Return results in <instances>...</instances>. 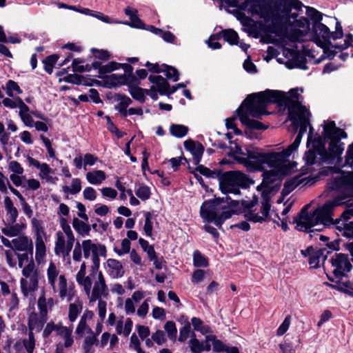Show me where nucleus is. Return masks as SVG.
<instances>
[{"label": "nucleus", "instance_id": "f257e3e1", "mask_svg": "<svg viewBox=\"0 0 353 353\" xmlns=\"http://www.w3.org/2000/svg\"><path fill=\"white\" fill-rule=\"evenodd\" d=\"M301 99L299 89H292L288 94L266 90L250 94L237 110L243 125L251 129L264 130L266 127L262 123L250 117L261 118L262 115L268 114L266 108L269 104L278 103L288 108L290 119L300 127L294 142L282 152L264 153L256 150L248 151L247 158L243 159L242 162L248 168L265 170L263 174V184L272 183L277 176L291 173L296 166V163L289 161L288 158L298 149L303 135L310 125V113L301 104Z\"/></svg>", "mask_w": 353, "mask_h": 353}, {"label": "nucleus", "instance_id": "f03ea898", "mask_svg": "<svg viewBox=\"0 0 353 353\" xmlns=\"http://www.w3.org/2000/svg\"><path fill=\"white\" fill-rule=\"evenodd\" d=\"M227 6L226 11L232 13L243 26L250 20L241 10L257 16L267 23L269 31L284 36L292 43L305 41L310 34V24L304 17H299L292 9L300 10L303 4L299 0H221Z\"/></svg>", "mask_w": 353, "mask_h": 353}, {"label": "nucleus", "instance_id": "7ed1b4c3", "mask_svg": "<svg viewBox=\"0 0 353 353\" xmlns=\"http://www.w3.org/2000/svg\"><path fill=\"white\" fill-rule=\"evenodd\" d=\"M312 130L310 125L307 142L309 150L305 154V165L303 167L302 174L285 181L283 190L285 193H290L300 184H313L317 176L312 173L320 168L321 162L332 163L344 150L341 139L346 138L347 134L342 129L336 128L334 121H324V137L313 135Z\"/></svg>", "mask_w": 353, "mask_h": 353}, {"label": "nucleus", "instance_id": "20e7f679", "mask_svg": "<svg viewBox=\"0 0 353 353\" xmlns=\"http://www.w3.org/2000/svg\"><path fill=\"white\" fill-rule=\"evenodd\" d=\"M106 252L104 245L85 239L81 243L77 241L72 252V260L81 262L76 274V281L91 302L106 293L105 279L99 270L100 256L105 257Z\"/></svg>", "mask_w": 353, "mask_h": 353}, {"label": "nucleus", "instance_id": "39448f33", "mask_svg": "<svg viewBox=\"0 0 353 353\" xmlns=\"http://www.w3.org/2000/svg\"><path fill=\"white\" fill-rule=\"evenodd\" d=\"M343 196L336 197L327 201L324 205L317 208L312 212H309L306 205L294 219L295 228L299 231H310L319 224L325 226L337 225L353 216V205L350 200L346 201Z\"/></svg>", "mask_w": 353, "mask_h": 353}, {"label": "nucleus", "instance_id": "423d86ee", "mask_svg": "<svg viewBox=\"0 0 353 353\" xmlns=\"http://www.w3.org/2000/svg\"><path fill=\"white\" fill-rule=\"evenodd\" d=\"M314 40L316 43L324 49L332 48L339 50L347 48L353 41L352 35H347V40L344 41L343 45L332 44L331 39L336 40L343 37L342 27L339 22L336 23V31L330 32L329 28L322 23H314L312 26Z\"/></svg>", "mask_w": 353, "mask_h": 353}, {"label": "nucleus", "instance_id": "0eeeda50", "mask_svg": "<svg viewBox=\"0 0 353 353\" xmlns=\"http://www.w3.org/2000/svg\"><path fill=\"white\" fill-rule=\"evenodd\" d=\"M59 221L61 230L57 231L55 234L54 252L57 256L65 260L67 264L70 265L72 260L70 252L73 250L76 239L68 221L61 217Z\"/></svg>", "mask_w": 353, "mask_h": 353}, {"label": "nucleus", "instance_id": "6e6552de", "mask_svg": "<svg viewBox=\"0 0 353 353\" xmlns=\"http://www.w3.org/2000/svg\"><path fill=\"white\" fill-rule=\"evenodd\" d=\"M47 283L54 294H58L61 299H66L68 301L74 296L73 284H68L65 274L60 271L59 266L50 261L46 269Z\"/></svg>", "mask_w": 353, "mask_h": 353}, {"label": "nucleus", "instance_id": "1a4fd4ad", "mask_svg": "<svg viewBox=\"0 0 353 353\" xmlns=\"http://www.w3.org/2000/svg\"><path fill=\"white\" fill-rule=\"evenodd\" d=\"M249 179L239 171H229L219 176V188L223 194H240V187H245Z\"/></svg>", "mask_w": 353, "mask_h": 353}, {"label": "nucleus", "instance_id": "9d476101", "mask_svg": "<svg viewBox=\"0 0 353 353\" xmlns=\"http://www.w3.org/2000/svg\"><path fill=\"white\" fill-rule=\"evenodd\" d=\"M22 274L23 278L20 280L21 290L23 294L27 296L38 288L39 273L32 259L23 267Z\"/></svg>", "mask_w": 353, "mask_h": 353}, {"label": "nucleus", "instance_id": "9b49d317", "mask_svg": "<svg viewBox=\"0 0 353 353\" xmlns=\"http://www.w3.org/2000/svg\"><path fill=\"white\" fill-rule=\"evenodd\" d=\"M332 272L336 278L345 276L349 272L352 265L348 256L342 253H336L331 259Z\"/></svg>", "mask_w": 353, "mask_h": 353}, {"label": "nucleus", "instance_id": "f8f14e48", "mask_svg": "<svg viewBox=\"0 0 353 353\" xmlns=\"http://www.w3.org/2000/svg\"><path fill=\"white\" fill-rule=\"evenodd\" d=\"M330 188L348 192L353 190V172H342L339 176L332 179Z\"/></svg>", "mask_w": 353, "mask_h": 353}, {"label": "nucleus", "instance_id": "ddd939ff", "mask_svg": "<svg viewBox=\"0 0 353 353\" xmlns=\"http://www.w3.org/2000/svg\"><path fill=\"white\" fill-rule=\"evenodd\" d=\"M221 208L222 203L217 201H205L201 207L200 214L205 221L215 223Z\"/></svg>", "mask_w": 353, "mask_h": 353}, {"label": "nucleus", "instance_id": "4468645a", "mask_svg": "<svg viewBox=\"0 0 353 353\" xmlns=\"http://www.w3.org/2000/svg\"><path fill=\"white\" fill-rule=\"evenodd\" d=\"M12 250L15 252H22L29 253L31 256L33 254L34 245L31 238L25 234H20L12 239Z\"/></svg>", "mask_w": 353, "mask_h": 353}, {"label": "nucleus", "instance_id": "2eb2a0df", "mask_svg": "<svg viewBox=\"0 0 353 353\" xmlns=\"http://www.w3.org/2000/svg\"><path fill=\"white\" fill-rule=\"evenodd\" d=\"M270 209V205L266 200L262 203L261 207V214H259V213H256L254 211L249 210L245 212L244 216L248 221L253 223H262L268 217Z\"/></svg>", "mask_w": 353, "mask_h": 353}, {"label": "nucleus", "instance_id": "dca6fc26", "mask_svg": "<svg viewBox=\"0 0 353 353\" xmlns=\"http://www.w3.org/2000/svg\"><path fill=\"white\" fill-rule=\"evenodd\" d=\"M149 81L153 83L155 88L161 94H170L176 91L175 88H171L167 80L159 75H150Z\"/></svg>", "mask_w": 353, "mask_h": 353}, {"label": "nucleus", "instance_id": "f3484780", "mask_svg": "<svg viewBox=\"0 0 353 353\" xmlns=\"http://www.w3.org/2000/svg\"><path fill=\"white\" fill-rule=\"evenodd\" d=\"M105 268L108 274L112 279L121 278L125 272L121 263L114 259L106 261Z\"/></svg>", "mask_w": 353, "mask_h": 353}, {"label": "nucleus", "instance_id": "a211bd4d", "mask_svg": "<svg viewBox=\"0 0 353 353\" xmlns=\"http://www.w3.org/2000/svg\"><path fill=\"white\" fill-rule=\"evenodd\" d=\"M94 316V313L91 310H86L81 316L80 321L76 327L75 332L78 335H83L84 334H91L94 332L88 325V321L91 320Z\"/></svg>", "mask_w": 353, "mask_h": 353}, {"label": "nucleus", "instance_id": "6ab92c4d", "mask_svg": "<svg viewBox=\"0 0 353 353\" xmlns=\"http://www.w3.org/2000/svg\"><path fill=\"white\" fill-rule=\"evenodd\" d=\"M46 321L47 316L41 315V314H39L36 312H32L28 317L29 332H40Z\"/></svg>", "mask_w": 353, "mask_h": 353}, {"label": "nucleus", "instance_id": "aec40b11", "mask_svg": "<svg viewBox=\"0 0 353 353\" xmlns=\"http://www.w3.org/2000/svg\"><path fill=\"white\" fill-rule=\"evenodd\" d=\"M27 159L30 165H33L39 170V176L41 179L46 181H51L52 176L50 174L52 172V170L47 163H41L38 160L30 157H28Z\"/></svg>", "mask_w": 353, "mask_h": 353}, {"label": "nucleus", "instance_id": "412c9836", "mask_svg": "<svg viewBox=\"0 0 353 353\" xmlns=\"http://www.w3.org/2000/svg\"><path fill=\"white\" fill-rule=\"evenodd\" d=\"M3 206L6 211V222L15 223L19 216V211L9 196L4 197Z\"/></svg>", "mask_w": 353, "mask_h": 353}, {"label": "nucleus", "instance_id": "4be33fe9", "mask_svg": "<svg viewBox=\"0 0 353 353\" xmlns=\"http://www.w3.org/2000/svg\"><path fill=\"white\" fill-rule=\"evenodd\" d=\"M26 228V225L23 223H16L6 222L5 227L1 230L3 234L9 237L18 236L21 232Z\"/></svg>", "mask_w": 353, "mask_h": 353}, {"label": "nucleus", "instance_id": "5701e85b", "mask_svg": "<svg viewBox=\"0 0 353 353\" xmlns=\"http://www.w3.org/2000/svg\"><path fill=\"white\" fill-rule=\"evenodd\" d=\"M120 68H122L125 74L132 73L133 68L132 67L127 63H118L116 62H110L104 65L99 67V72L101 74L110 73L114 70H116Z\"/></svg>", "mask_w": 353, "mask_h": 353}, {"label": "nucleus", "instance_id": "b1692460", "mask_svg": "<svg viewBox=\"0 0 353 353\" xmlns=\"http://www.w3.org/2000/svg\"><path fill=\"white\" fill-rule=\"evenodd\" d=\"M73 325L69 327L63 326L61 325L59 330H57V336H59L64 341V346L66 348L70 347L74 343L72 336Z\"/></svg>", "mask_w": 353, "mask_h": 353}, {"label": "nucleus", "instance_id": "393cba45", "mask_svg": "<svg viewBox=\"0 0 353 353\" xmlns=\"http://www.w3.org/2000/svg\"><path fill=\"white\" fill-rule=\"evenodd\" d=\"M88 221L80 220L78 218H73L72 227L76 232L81 236L84 237L90 235L91 226L87 223Z\"/></svg>", "mask_w": 353, "mask_h": 353}, {"label": "nucleus", "instance_id": "a878e982", "mask_svg": "<svg viewBox=\"0 0 353 353\" xmlns=\"http://www.w3.org/2000/svg\"><path fill=\"white\" fill-rule=\"evenodd\" d=\"M85 178L92 185H100L106 179V174L101 170H94L87 172Z\"/></svg>", "mask_w": 353, "mask_h": 353}, {"label": "nucleus", "instance_id": "bb28decb", "mask_svg": "<svg viewBox=\"0 0 353 353\" xmlns=\"http://www.w3.org/2000/svg\"><path fill=\"white\" fill-rule=\"evenodd\" d=\"M46 256V247L43 238L35 239V260L37 263H41Z\"/></svg>", "mask_w": 353, "mask_h": 353}, {"label": "nucleus", "instance_id": "cd10ccee", "mask_svg": "<svg viewBox=\"0 0 353 353\" xmlns=\"http://www.w3.org/2000/svg\"><path fill=\"white\" fill-rule=\"evenodd\" d=\"M19 115L26 126L29 128L33 127L34 121L32 118V112H30V108L26 104L19 111Z\"/></svg>", "mask_w": 353, "mask_h": 353}, {"label": "nucleus", "instance_id": "c85d7f7f", "mask_svg": "<svg viewBox=\"0 0 353 353\" xmlns=\"http://www.w3.org/2000/svg\"><path fill=\"white\" fill-rule=\"evenodd\" d=\"M98 343V339L96 338V335L91 334L88 335L83 341V349L84 353H94V346Z\"/></svg>", "mask_w": 353, "mask_h": 353}, {"label": "nucleus", "instance_id": "c756f323", "mask_svg": "<svg viewBox=\"0 0 353 353\" xmlns=\"http://www.w3.org/2000/svg\"><path fill=\"white\" fill-rule=\"evenodd\" d=\"M83 310V305L81 302L77 301L73 303H70L69 305L68 310V318L71 322H74L77 320L79 314Z\"/></svg>", "mask_w": 353, "mask_h": 353}, {"label": "nucleus", "instance_id": "7c9ffc66", "mask_svg": "<svg viewBox=\"0 0 353 353\" xmlns=\"http://www.w3.org/2000/svg\"><path fill=\"white\" fill-rule=\"evenodd\" d=\"M132 321L130 319H127L125 323L119 321L117 324L116 330L119 334H123L125 336H128L132 331Z\"/></svg>", "mask_w": 353, "mask_h": 353}, {"label": "nucleus", "instance_id": "2f4dec72", "mask_svg": "<svg viewBox=\"0 0 353 353\" xmlns=\"http://www.w3.org/2000/svg\"><path fill=\"white\" fill-rule=\"evenodd\" d=\"M7 95L13 97L15 94H20L23 92L19 85L13 80H8L4 88Z\"/></svg>", "mask_w": 353, "mask_h": 353}, {"label": "nucleus", "instance_id": "473e14b6", "mask_svg": "<svg viewBox=\"0 0 353 353\" xmlns=\"http://www.w3.org/2000/svg\"><path fill=\"white\" fill-rule=\"evenodd\" d=\"M2 103L6 108H9L11 109L18 108L19 110H21L23 106L26 105L23 100L19 97L14 99L4 98L2 101Z\"/></svg>", "mask_w": 353, "mask_h": 353}, {"label": "nucleus", "instance_id": "72a5a7b5", "mask_svg": "<svg viewBox=\"0 0 353 353\" xmlns=\"http://www.w3.org/2000/svg\"><path fill=\"white\" fill-rule=\"evenodd\" d=\"M108 295V288L107 287L106 293L99 296V297L94 301V302L98 301V307H97L98 312H99V316L100 317L101 321H103L105 318L106 307H107L106 302L105 301L102 300L101 297H105ZM88 300H90V299H88ZM90 301V303H91L90 301ZM92 303H94V301H92Z\"/></svg>", "mask_w": 353, "mask_h": 353}, {"label": "nucleus", "instance_id": "f704fd0d", "mask_svg": "<svg viewBox=\"0 0 353 353\" xmlns=\"http://www.w3.org/2000/svg\"><path fill=\"white\" fill-rule=\"evenodd\" d=\"M224 40L231 45H239V36L232 29L224 30L221 32Z\"/></svg>", "mask_w": 353, "mask_h": 353}, {"label": "nucleus", "instance_id": "c9c22d12", "mask_svg": "<svg viewBox=\"0 0 353 353\" xmlns=\"http://www.w3.org/2000/svg\"><path fill=\"white\" fill-rule=\"evenodd\" d=\"M170 132L172 136L177 138H182L187 134L188 128L183 125L172 124L170 125Z\"/></svg>", "mask_w": 353, "mask_h": 353}, {"label": "nucleus", "instance_id": "e433bc0d", "mask_svg": "<svg viewBox=\"0 0 353 353\" xmlns=\"http://www.w3.org/2000/svg\"><path fill=\"white\" fill-rule=\"evenodd\" d=\"M325 256L323 251L321 249L316 250L314 253L309 257L308 262L312 268H317L319 267V263L321 260H323Z\"/></svg>", "mask_w": 353, "mask_h": 353}, {"label": "nucleus", "instance_id": "4c0bfd02", "mask_svg": "<svg viewBox=\"0 0 353 353\" xmlns=\"http://www.w3.org/2000/svg\"><path fill=\"white\" fill-rule=\"evenodd\" d=\"M137 12V10H133L130 7L126 8L125 10V13L130 17L131 26L139 28H141L143 23L139 19Z\"/></svg>", "mask_w": 353, "mask_h": 353}, {"label": "nucleus", "instance_id": "58836bf2", "mask_svg": "<svg viewBox=\"0 0 353 353\" xmlns=\"http://www.w3.org/2000/svg\"><path fill=\"white\" fill-rule=\"evenodd\" d=\"M23 345L27 353H34L36 340L32 332H28V337L22 340Z\"/></svg>", "mask_w": 353, "mask_h": 353}, {"label": "nucleus", "instance_id": "ea45409f", "mask_svg": "<svg viewBox=\"0 0 353 353\" xmlns=\"http://www.w3.org/2000/svg\"><path fill=\"white\" fill-rule=\"evenodd\" d=\"M233 213H234V212L232 210H230L228 208H225L222 205V208L220 210L219 216L218 219L215 221V225L217 227H219V228H221L223 223L225 220L230 219L232 216Z\"/></svg>", "mask_w": 353, "mask_h": 353}, {"label": "nucleus", "instance_id": "a19ab883", "mask_svg": "<svg viewBox=\"0 0 353 353\" xmlns=\"http://www.w3.org/2000/svg\"><path fill=\"white\" fill-rule=\"evenodd\" d=\"M129 92L134 99L140 101L141 103H143L145 101V89L137 86H130Z\"/></svg>", "mask_w": 353, "mask_h": 353}, {"label": "nucleus", "instance_id": "79ce46f5", "mask_svg": "<svg viewBox=\"0 0 353 353\" xmlns=\"http://www.w3.org/2000/svg\"><path fill=\"white\" fill-rule=\"evenodd\" d=\"M59 56L57 54H52L47 57L43 61V68L46 72L51 74L53 72V68L58 61Z\"/></svg>", "mask_w": 353, "mask_h": 353}, {"label": "nucleus", "instance_id": "37998d69", "mask_svg": "<svg viewBox=\"0 0 353 353\" xmlns=\"http://www.w3.org/2000/svg\"><path fill=\"white\" fill-rule=\"evenodd\" d=\"M31 224L32 230L35 235L36 238H41L45 235L44 228L42 225V223L40 220L37 218H33L31 220Z\"/></svg>", "mask_w": 353, "mask_h": 353}, {"label": "nucleus", "instance_id": "c03bdc74", "mask_svg": "<svg viewBox=\"0 0 353 353\" xmlns=\"http://www.w3.org/2000/svg\"><path fill=\"white\" fill-rule=\"evenodd\" d=\"M191 321L195 330L201 332L202 334H207L210 332V328L204 325L199 318L193 317Z\"/></svg>", "mask_w": 353, "mask_h": 353}, {"label": "nucleus", "instance_id": "a18cd8bd", "mask_svg": "<svg viewBox=\"0 0 353 353\" xmlns=\"http://www.w3.org/2000/svg\"><path fill=\"white\" fill-rule=\"evenodd\" d=\"M4 254L6 256V262L9 267L16 268L17 259V252L13 250L12 251L10 250H6L4 251Z\"/></svg>", "mask_w": 353, "mask_h": 353}, {"label": "nucleus", "instance_id": "49530a36", "mask_svg": "<svg viewBox=\"0 0 353 353\" xmlns=\"http://www.w3.org/2000/svg\"><path fill=\"white\" fill-rule=\"evenodd\" d=\"M193 261L196 267H206L208 265L207 259L197 250L193 254Z\"/></svg>", "mask_w": 353, "mask_h": 353}, {"label": "nucleus", "instance_id": "de8ad7c7", "mask_svg": "<svg viewBox=\"0 0 353 353\" xmlns=\"http://www.w3.org/2000/svg\"><path fill=\"white\" fill-rule=\"evenodd\" d=\"M61 325L62 324L61 323L55 324L52 321L47 323L43 332V338H48L52 332H56V334H57V330H59Z\"/></svg>", "mask_w": 353, "mask_h": 353}, {"label": "nucleus", "instance_id": "09e8293b", "mask_svg": "<svg viewBox=\"0 0 353 353\" xmlns=\"http://www.w3.org/2000/svg\"><path fill=\"white\" fill-rule=\"evenodd\" d=\"M152 214L150 212H146L145 214V224L143 226V230L145 234L148 236H151L152 234Z\"/></svg>", "mask_w": 353, "mask_h": 353}, {"label": "nucleus", "instance_id": "8fccbe9b", "mask_svg": "<svg viewBox=\"0 0 353 353\" xmlns=\"http://www.w3.org/2000/svg\"><path fill=\"white\" fill-rule=\"evenodd\" d=\"M135 194L139 199L145 201L150 198L151 193L149 187L146 185H140L135 190Z\"/></svg>", "mask_w": 353, "mask_h": 353}, {"label": "nucleus", "instance_id": "3c124183", "mask_svg": "<svg viewBox=\"0 0 353 353\" xmlns=\"http://www.w3.org/2000/svg\"><path fill=\"white\" fill-rule=\"evenodd\" d=\"M306 14L307 17H310L312 20H313L314 23H321V21L322 20L323 18L322 14L313 8L306 7Z\"/></svg>", "mask_w": 353, "mask_h": 353}, {"label": "nucleus", "instance_id": "603ef678", "mask_svg": "<svg viewBox=\"0 0 353 353\" xmlns=\"http://www.w3.org/2000/svg\"><path fill=\"white\" fill-rule=\"evenodd\" d=\"M207 341H211L213 345L214 351L221 352L225 350V347L224 344L219 340H216L215 336L213 335H208L206 336Z\"/></svg>", "mask_w": 353, "mask_h": 353}, {"label": "nucleus", "instance_id": "864d4df0", "mask_svg": "<svg viewBox=\"0 0 353 353\" xmlns=\"http://www.w3.org/2000/svg\"><path fill=\"white\" fill-rule=\"evenodd\" d=\"M130 347L133 349L137 353H145L141 347V343L137 336L133 334L130 337Z\"/></svg>", "mask_w": 353, "mask_h": 353}, {"label": "nucleus", "instance_id": "5fc2aeb1", "mask_svg": "<svg viewBox=\"0 0 353 353\" xmlns=\"http://www.w3.org/2000/svg\"><path fill=\"white\" fill-rule=\"evenodd\" d=\"M164 329L168 333V336L170 339H174L176 336L177 330L176 327V325L172 321H168L165 325Z\"/></svg>", "mask_w": 353, "mask_h": 353}, {"label": "nucleus", "instance_id": "6e6d98bb", "mask_svg": "<svg viewBox=\"0 0 353 353\" xmlns=\"http://www.w3.org/2000/svg\"><path fill=\"white\" fill-rule=\"evenodd\" d=\"M163 67L165 69L163 72H165V75L168 79H172L173 81H176L179 79V72L175 68L165 65Z\"/></svg>", "mask_w": 353, "mask_h": 353}, {"label": "nucleus", "instance_id": "4d7b16f0", "mask_svg": "<svg viewBox=\"0 0 353 353\" xmlns=\"http://www.w3.org/2000/svg\"><path fill=\"white\" fill-rule=\"evenodd\" d=\"M291 323V317L290 316H287L283 323L280 325L276 331V334L278 336L283 335L288 330L290 325Z\"/></svg>", "mask_w": 353, "mask_h": 353}, {"label": "nucleus", "instance_id": "13d9d810", "mask_svg": "<svg viewBox=\"0 0 353 353\" xmlns=\"http://www.w3.org/2000/svg\"><path fill=\"white\" fill-rule=\"evenodd\" d=\"M37 305L40 314L47 316L49 307L46 302V297L44 295L39 298Z\"/></svg>", "mask_w": 353, "mask_h": 353}, {"label": "nucleus", "instance_id": "bf43d9fd", "mask_svg": "<svg viewBox=\"0 0 353 353\" xmlns=\"http://www.w3.org/2000/svg\"><path fill=\"white\" fill-rule=\"evenodd\" d=\"M8 170L12 174H23L24 172L21 165L17 161H11L8 163Z\"/></svg>", "mask_w": 353, "mask_h": 353}, {"label": "nucleus", "instance_id": "052dcab7", "mask_svg": "<svg viewBox=\"0 0 353 353\" xmlns=\"http://www.w3.org/2000/svg\"><path fill=\"white\" fill-rule=\"evenodd\" d=\"M130 242L129 239H124L122 240L121 243L120 249H114L115 252L119 255L121 256L124 254H127L130 252Z\"/></svg>", "mask_w": 353, "mask_h": 353}, {"label": "nucleus", "instance_id": "680f3d73", "mask_svg": "<svg viewBox=\"0 0 353 353\" xmlns=\"http://www.w3.org/2000/svg\"><path fill=\"white\" fill-rule=\"evenodd\" d=\"M197 171H199L201 174L209 177V178H215L219 176V172L210 170L209 168L204 167L203 165H199L196 168Z\"/></svg>", "mask_w": 353, "mask_h": 353}, {"label": "nucleus", "instance_id": "e2e57ef3", "mask_svg": "<svg viewBox=\"0 0 353 353\" xmlns=\"http://www.w3.org/2000/svg\"><path fill=\"white\" fill-rule=\"evenodd\" d=\"M152 339L159 345H162L166 341L165 334L162 330H157L152 335Z\"/></svg>", "mask_w": 353, "mask_h": 353}, {"label": "nucleus", "instance_id": "0e129e2a", "mask_svg": "<svg viewBox=\"0 0 353 353\" xmlns=\"http://www.w3.org/2000/svg\"><path fill=\"white\" fill-rule=\"evenodd\" d=\"M83 198L88 201H94L97 198V192L92 187H87L83 192Z\"/></svg>", "mask_w": 353, "mask_h": 353}, {"label": "nucleus", "instance_id": "69168bd1", "mask_svg": "<svg viewBox=\"0 0 353 353\" xmlns=\"http://www.w3.org/2000/svg\"><path fill=\"white\" fill-rule=\"evenodd\" d=\"M149 301L150 299H146L139 306L137 312L139 316L144 318L147 315L149 310Z\"/></svg>", "mask_w": 353, "mask_h": 353}, {"label": "nucleus", "instance_id": "338daca9", "mask_svg": "<svg viewBox=\"0 0 353 353\" xmlns=\"http://www.w3.org/2000/svg\"><path fill=\"white\" fill-rule=\"evenodd\" d=\"M101 192L104 198L114 199L118 193L117 190L112 188H103L101 189Z\"/></svg>", "mask_w": 353, "mask_h": 353}, {"label": "nucleus", "instance_id": "774afa93", "mask_svg": "<svg viewBox=\"0 0 353 353\" xmlns=\"http://www.w3.org/2000/svg\"><path fill=\"white\" fill-rule=\"evenodd\" d=\"M336 288L341 292L351 294L353 292V283L350 281L343 282L339 284Z\"/></svg>", "mask_w": 353, "mask_h": 353}]
</instances>
